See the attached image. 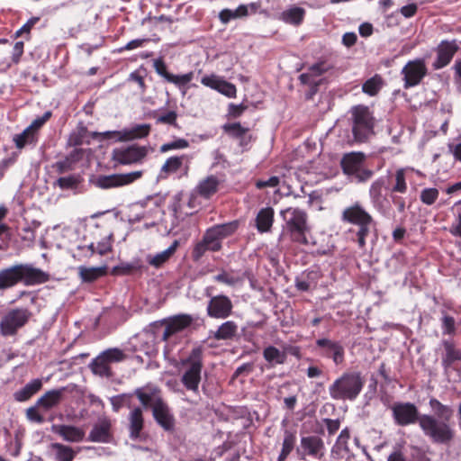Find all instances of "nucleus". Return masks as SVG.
I'll list each match as a JSON object with an SVG mask.
<instances>
[{
    "label": "nucleus",
    "mask_w": 461,
    "mask_h": 461,
    "mask_svg": "<svg viewBox=\"0 0 461 461\" xmlns=\"http://www.w3.org/2000/svg\"><path fill=\"white\" fill-rule=\"evenodd\" d=\"M433 415L424 414L420 417V427L424 434L435 443L447 444L455 436V431L449 425L454 411L451 406L441 403L431 398L429 402Z\"/></svg>",
    "instance_id": "nucleus-1"
},
{
    "label": "nucleus",
    "mask_w": 461,
    "mask_h": 461,
    "mask_svg": "<svg viewBox=\"0 0 461 461\" xmlns=\"http://www.w3.org/2000/svg\"><path fill=\"white\" fill-rule=\"evenodd\" d=\"M48 275L29 264H17L0 269V291L15 286L19 283L33 285L44 283Z\"/></svg>",
    "instance_id": "nucleus-2"
},
{
    "label": "nucleus",
    "mask_w": 461,
    "mask_h": 461,
    "mask_svg": "<svg viewBox=\"0 0 461 461\" xmlns=\"http://www.w3.org/2000/svg\"><path fill=\"white\" fill-rule=\"evenodd\" d=\"M365 383L360 372H344L330 384L328 392L334 401L354 402L361 393Z\"/></svg>",
    "instance_id": "nucleus-3"
},
{
    "label": "nucleus",
    "mask_w": 461,
    "mask_h": 461,
    "mask_svg": "<svg viewBox=\"0 0 461 461\" xmlns=\"http://www.w3.org/2000/svg\"><path fill=\"white\" fill-rule=\"evenodd\" d=\"M285 221L279 240L289 236L294 242L307 243L305 233L308 230L307 214L299 208L289 207L280 212Z\"/></svg>",
    "instance_id": "nucleus-4"
},
{
    "label": "nucleus",
    "mask_w": 461,
    "mask_h": 461,
    "mask_svg": "<svg viewBox=\"0 0 461 461\" xmlns=\"http://www.w3.org/2000/svg\"><path fill=\"white\" fill-rule=\"evenodd\" d=\"M181 382L187 391L198 393L202 379L203 351L201 348L192 349L189 356L180 362Z\"/></svg>",
    "instance_id": "nucleus-5"
},
{
    "label": "nucleus",
    "mask_w": 461,
    "mask_h": 461,
    "mask_svg": "<svg viewBox=\"0 0 461 461\" xmlns=\"http://www.w3.org/2000/svg\"><path fill=\"white\" fill-rule=\"evenodd\" d=\"M341 220L344 222L357 226L356 241L360 248H364L366 246V239L369 235L370 227L373 222L371 214L366 211L360 203L356 202L343 210Z\"/></svg>",
    "instance_id": "nucleus-6"
},
{
    "label": "nucleus",
    "mask_w": 461,
    "mask_h": 461,
    "mask_svg": "<svg viewBox=\"0 0 461 461\" xmlns=\"http://www.w3.org/2000/svg\"><path fill=\"white\" fill-rule=\"evenodd\" d=\"M354 140L366 141L374 134V118L366 106L357 105L351 109Z\"/></svg>",
    "instance_id": "nucleus-7"
},
{
    "label": "nucleus",
    "mask_w": 461,
    "mask_h": 461,
    "mask_svg": "<svg viewBox=\"0 0 461 461\" xmlns=\"http://www.w3.org/2000/svg\"><path fill=\"white\" fill-rule=\"evenodd\" d=\"M366 155L362 152L345 154L341 159V167L348 176L354 177L357 182H366L370 179L374 172L364 167Z\"/></svg>",
    "instance_id": "nucleus-8"
},
{
    "label": "nucleus",
    "mask_w": 461,
    "mask_h": 461,
    "mask_svg": "<svg viewBox=\"0 0 461 461\" xmlns=\"http://www.w3.org/2000/svg\"><path fill=\"white\" fill-rule=\"evenodd\" d=\"M193 321V318L188 314H179L172 317L167 321H163L160 323H154L153 327L162 328L164 325V330L162 332L160 339L165 341L167 344L164 348V355L167 357L170 354L171 348L169 347V340L178 332H181L186 329Z\"/></svg>",
    "instance_id": "nucleus-9"
},
{
    "label": "nucleus",
    "mask_w": 461,
    "mask_h": 461,
    "mask_svg": "<svg viewBox=\"0 0 461 461\" xmlns=\"http://www.w3.org/2000/svg\"><path fill=\"white\" fill-rule=\"evenodd\" d=\"M31 312L26 308H15L8 311L0 321V333L4 337L14 336L31 318Z\"/></svg>",
    "instance_id": "nucleus-10"
},
{
    "label": "nucleus",
    "mask_w": 461,
    "mask_h": 461,
    "mask_svg": "<svg viewBox=\"0 0 461 461\" xmlns=\"http://www.w3.org/2000/svg\"><path fill=\"white\" fill-rule=\"evenodd\" d=\"M386 190H388V178L380 176L371 184L368 192L373 207L384 216L390 212V201L384 194Z\"/></svg>",
    "instance_id": "nucleus-11"
},
{
    "label": "nucleus",
    "mask_w": 461,
    "mask_h": 461,
    "mask_svg": "<svg viewBox=\"0 0 461 461\" xmlns=\"http://www.w3.org/2000/svg\"><path fill=\"white\" fill-rule=\"evenodd\" d=\"M151 152L153 149L149 146L133 144L113 149V159L122 165H131L141 162Z\"/></svg>",
    "instance_id": "nucleus-12"
},
{
    "label": "nucleus",
    "mask_w": 461,
    "mask_h": 461,
    "mask_svg": "<svg viewBox=\"0 0 461 461\" xmlns=\"http://www.w3.org/2000/svg\"><path fill=\"white\" fill-rule=\"evenodd\" d=\"M324 441L319 436L312 435L302 437L297 453L303 458L311 456L314 459H321L325 455Z\"/></svg>",
    "instance_id": "nucleus-13"
},
{
    "label": "nucleus",
    "mask_w": 461,
    "mask_h": 461,
    "mask_svg": "<svg viewBox=\"0 0 461 461\" xmlns=\"http://www.w3.org/2000/svg\"><path fill=\"white\" fill-rule=\"evenodd\" d=\"M141 170L132 171L126 174H113L109 176H99L95 185L103 189L119 187L133 183L142 176Z\"/></svg>",
    "instance_id": "nucleus-14"
},
{
    "label": "nucleus",
    "mask_w": 461,
    "mask_h": 461,
    "mask_svg": "<svg viewBox=\"0 0 461 461\" xmlns=\"http://www.w3.org/2000/svg\"><path fill=\"white\" fill-rule=\"evenodd\" d=\"M393 417L399 426H407L417 421L420 422L417 407L411 402H396L392 406Z\"/></svg>",
    "instance_id": "nucleus-15"
},
{
    "label": "nucleus",
    "mask_w": 461,
    "mask_h": 461,
    "mask_svg": "<svg viewBox=\"0 0 461 461\" xmlns=\"http://www.w3.org/2000/svg\"><path fill=\"white\" fill-rule=\"evenodd\" d=\"M404 88L413 87L420 83L427 74V68L423 59L409 61L402 69Z\"/></svg>",
    "instance_id": "nucleus-16"
},
{
    "label": "nucleus",
    "mask_w": 461,
    "mask_h": 461,
    "mask_svg": "<svg viewBox=\"0 0 461 461\" xmlns=\"http://www.w3.org/2000/svg\"><path fill=\"white\" fill-rule=\"evenodd\" d=\"M237 229L236 222H229L215 225L206 230L204 234L205 241L209 243L211 251H218L221 248V240L232 234Z\"/></svg>",
    "instance_id": "nucleus-17"
},
{
    "label": "nucleus",
    "mask_w": 461,
    "mask_h": 461,
    "mask_svg": "<svg viewBox=\"0 0 461 461\" xmlns=\"http://www.w3.org/2000/svg\"><path fill=\"white\" fill-rule=\"evenodd\" d=\"M150 125L148 123L136 124L122 131H108L102 133L105 139H114L119 141H128L142 139L149 134Z\"/></svg>",
    "instance_id": "nucleus-18"
},
{
    "label": "nucleus",
    "mask_w": 461,
    "mask_h": 461,
    "mask_svg": "<svg viewBox=\"0 0 461 461\" xmlns=\"http://www.w3.org/2000/svg\"><path fill=\"white\" fill-rule=\"evenodd\" d=\"M232 303L230 299L223 294L212 296L207 305V315L214 319H226L232 312Z\"/></svg>",
    "instance_id": "nucleus-19"
},
{
    "label": "nucleus",
    "mask_w": 461,
    "mask_h": 461,
    "mask_svg": "<svg viewBox=\"0 0 461 461\" xmlns=\"http://www.w3.org/2000/svg\"><path fill=\"white\" fill-rule=\"evenodd\" d=\"M201 83L230 98L236 96V86L215 74L203 77Z\"/></svg>",
    "instance_id": "nucleus-20"
},
{
    "label": "nucleus",
    "mask_w": 461,
    "mask_h": 461,
    "mask_svg": "<svg viewBox=\"0 0 461 461\" xmlns=\"http://www.w3.org/2000/svg\"><path fill=\"white\" fill-rule=\"evenodd\" d=\"M51 430L63 440L69 443L82 442L86 437L85 430L74 425L55 424L51 427Z\"/></svg>",
    "instance_id": "nucleus-21"
},
{
    "label": "nucleus",
    "mask_w": 461,
    "mask_h": 461,
    "mask_svg": "<svg viewBox=\"0 0 461 461\" xmlns=\"http://www.w3.org/2000/svg\"><path fill=\"white\" fill-rule=\"evenodd\" d=\"M316 345L323 349L325 357L332 358L335 365L343 363L345 350L339 342L329 339H319L316 340Z\"/></svg>",
    "instance_id": "nucleus-22"
},
{
    "label": "nucleus",
    "mask_w": 461,
    "mask_h": 461,
    "mask_svg": "<svg viewBox=\"0 0 461 461\" xmlns=\"http://www.w3.org/2000/svg\"><path fill=\"white\" fill-rule=\"evenodd\" d=\"M457 50V45L455 41H443L437 48V59L433 63L435 69L446 67L452 59Z\"/></svg>",
    "instance_id": "nucleus-23"
},
{
    "label": "nucleus",
    "mask_w": 461,
    "mask_h": 461,
    "mask_svg": "<svg viewBox=\"0 0 461 461\" xmlns=\"http://www.w3.org/2000/svg\"><path fill=\"white\" fill-rule=\"evenodd\" d=\"M153 416L157 422L166 430H171L174 428V418L170 413L166 403L160 399L157 400L153 404Z\"/></svg>",
    "instance_id": "nucleus-24"
},
{
    "label": "nucleus",
    "mask_w": 461,
    "mask_h": 461,
    "mask_svg": "<svg viewBox=\"0 0 461 461\" xmlns=\"http://www.w3.org/2000/svg\"><path fill=\"white\" fill-rule=\"evenodd\" d=\"M111 421L104 418L94 425L87 440L91 442L107 443L111 439Z\"/></svg>",
    "instance_id": "nucleus-25"
},
{
    "label": "nucleus",
    "mask_w": 461,
    "mask_h": 461,
    "mask_svg": "<svg viewBox=\"0 0 461 461\" xmlns=\"http://www.w3.org/2000/svg\"><path fill=\"white\" fill-rule=\"evenodd\" d=\"M65 388L53 389L46 392L37 400L39 409L49 411L59 404L62 400Z\"/></svg>",
    "instance_id": "nucleus-26"
},
{
    "label": "nucleus",
    "mask_w": 461,
    "mask_h": 461,
    "mask_svg": "<svg viewBox=\"0 0 461 461\" xmlns=\"http://www.w3.org/2000/svg\"><path fill=\"white\" fill-rule=\"evenodd\" d=\"M412 167H401L395 171L394 182L391 187H388L389 194H405L408 190L406 177L409 172H412Z\"/></svg>",
    "instance_id": "nucleus-27"
},
{
    "label": "nucleus",
    "mask_w": 461,
    "mask_h": 461,
    "mask_svg": "<svg viewBox=\"0 0 461 461\" xmlns=\"http://www.w3.org/2000/svg\"><path fill=\"white\" fill-rule=\"evenodd\" d=\"M274 222V210L271 207L262 208L256 217V227L258 232L270 231Z\"/></svg>",
    "instance_id": "nucleus-28"
},
{
    "label": "nucleus",
    "mask_w": 461,
    "mask_h": 461,
    "mask_svg": "<svg viewBox=\"0 0 461 461\" xmlns=\"http://www.w3.org/2000/svg\"><path fill=\"white\" fill-rule=\"evenodd\" d=\"M218 186V178L214 176H209L199 182L194 189V194H197L203 198H210L217 192Z\"/></svg>",
    "instance_id": "nucleus-29"
},
{
    "label": "nucleus",
    "mask_w": 461,
    "mask_h": 461,
    "mask_svg": "<svg viewBox=\"0 0 461 461\" xmlns=\"http://www.w3.org/2000/svg\"><path fill=\"white\" fill-rule=\"evenodd\" d=\"M178 245V241L175 240L167 249L156 255H148L147 262L156 268L162 267L174 255Z\"/></svg>",
    "instance_id": "nucleus-30"
},
{
    "label": "nucleus",
    "mask_w": 461,
    "mask_h": 461,
    "mask_svg": "<svg viewBox=\"0 0 461 461\" xmlns=\"http://www.w3.org/2000/svg\"><path fill=\"white\" fill-rule=\"evenodd\" d=\"M41 386L42 382L41 379H33L27 383L23 388L14 392V398L20 402H25L40 391Z\"/></svg>",
    "instance_id": "nucleus-31"
},
{
    "label": "nucleus",
    "mask_w": 461,
    "mask_h": 461,
    "mask_svg": "<svg viewBox=\"0 0 461 461\" xmlns=\"http://www.w3.org/2000/svg\"><path fill=\"white\" fill-rule=\"evenodd\" d=\"M185 156H174L168 158L160 168L158 177L167 178L169 175L180 171L184 165Z\"/></svg>",
    "instance_id": "nucleus-32"
},
{
    "label": "nucleus",
    "mask_w": 461,
    "mask_h": 461,
    "mask_svg": "<svg viewBox=\"0 0 461 461\" xmlns=\"http://www.w3.org/2000/svg\"><path fill=\"white\" fill-rule=\"evenodd\" d=\"M129 430L130 438L136 439L140 438V431L143 428L142 410L140 407L134 408L129 415Z\"/></svg>",
    "instance_id": "nucleus-33"
},
{
    "label": "nucleus",
    "mask_w": 461,
    "mask_h": 461,
    "mask_svg": "<svg viewBox=\"0 0 461 461\" xmlns=\"http://www.w3.org/2000/svg\"><path fill=\"white\" fill-rule=\"evenodd\" d=\"M238 325L233 321H227L221 323L217 330L213 332V339L217 340L233 339L238 333Z\"/></svg>",
    "instance_id": "nucleus-34"
},
{
    "label": "nucleus",
    "mask_w": 461,
    "mask_h": 461,
    "mask_svg": "<svg viewBox=\"0 0 461 461\" xmlns=\"http://www.w3.org/2000/svg\"><path fill=\"white\" fill-rule=\"evenodd\" d=\"M78 272L81 279L84 282H94L101 276H104L107 272V266L101 267H79Z\"/></svg>",
    "instance_id": "nucleus-35"
},
{
    "label": "nucleus",
    "mask_w": 461,
    "mask_h": 461,
    "mask_svg": "<svg viewBox=\"0 0 461 461\" xmlns=\"http://www.w3.org/2000/svg\"><path fill=\"white\" fill-rule=\"evenodd\" d=\"M50 447L54 451L56 461H73L80 450V448L74 450L71 447L61 443H52Z\"/></svg>",
    "instance_id": "nucleus-36"
},
{
    "label": "nucleus",
    "mask_w": 461,
    "mask_h": 461,
    "mask_svg": "<svg viewBox=\"0 0 461 461\" xmlns=\"http://www.w3.org/2000/svg\"><path fill=\"white\" fill-rule=\"evenodd\" d=\"M263 357L272 366L283 365L286 360V352L274 346H267L263 350Z\"/></svg>",
    "instance_id": "nucleus-37"
},
{
    "label": "nucleus",
    "mask_w": 461,
    "mask_h": 461,
    "mask_svg": "<svg viewBox=\"0 0 461 461\" xmlns=\"http://www.w3.org/2000/svg\"><path fill=\"white\" fill-rule=\"evenodd\" d=\"M296 441V434L294 431L285 429L284 433V440L281 452L277 457V461H285L294 447Z\"/></svg>",
    "instance_id": "nucleus-38"
},
{
    "label": "nucleus",
    "mask_w": 461,
    "mask_h": 461,
    "mask_svg": "<svg viewBox=\"0 0 461 461\" xmlns=\"http://www.w3.org/2000/svg\"><path fill=\"white\" fill-rule=\"evenodd\" d=\"M304 14L305 11L303 8L294 6L284 11L281 18L286 23L299 25L303 22Z\"/></svg>",
    "instance_id": "nucleus-39"
},
{
    "label": "nucleus",
    "mask_w": 461,
    "mask_h": 461,
    "mask_svg": "<svg viewBox=\"0 0 461 461\" xmlns=\"http://www.w3.org/2000/svg\"><path fill=\"white\" fill-rule=\"evenodd\" d=\"M194 78V72L190 71L186 74L183 75H174L170 74L167 78V82L174 84L176 86H177L181 91L183 95L186 94V91L188 89L187 85L193 80Z\"/></svg>",
    "instance_id": "nucleus-40"
},
{
    "label": "nucleus",
    "mask_w": 461,
    "mask_h": 461,
    "mask_svg": "<svg viewBox=\"0 0 461 461\" xmlns=\"http://www.w3.org/2000/svg\"><path fill=\"white\" fill-rule=\"evenodd\" d=\"M90 368L95 375L101 377H110L112 375L109 364L100 355L92 360Z\"/></svg>",
    "instance_id": "nucleus-41"
},
{
    "label": "nucleus",
    "mask_w": 461,
    "mask_h": 461,
    "mask_svg": "<svg viewBox=\"0 0 461 461\" xmlns=\"http://www.w3.org/2000/svg\"><path fill=\"white\" fill-rule=\"evenodd\" d=\"M445 356L442 359V365L447 369L452 366L455 361H461V350L447 342L445 343Z\"/></svg>",
    "instance_id": "nucleus-42"
},
{
    "label": "nucleus",
    "mask_w": 461,
    "mask_h": 461,
    "mask_svg": "<svg viewBox=\"0 0 461 461\" xmlns=\"http://www.w3.org/2000/svg\"><path fill=\"white\" fill-rule=\"evenodd\" d=\"M112 234L106 235L104 238H103L100 241L97 243L92 242L88 249L91 250L92 254L97 253L101 256L105 255L107 252H109L112 249Z\"/></svg>",
    "instance_id": "nucleus-43"
},
{
    "label": "nucleus",
    "mask_w": 461,
    "mask_h": 461,
    "mask_svg": "<svg viewBox=\"0 0 461 461\" xmlns=\"http://www.w3.org/2000/svg\"><path fill=\"white\" fill-rule=\"evenodd\" d=\"M156 393V388H138L135 391V394L145 407L149 406L153 402H155L158 400L155 399Z\"/></svg>",
    "instance_id": "nucleus-44"
},
{
    "label": "nucleus",
    "mask_w": 461,
    "mask_h": 461,
    "mask_svg": "<svg viewBox=\"0 0 461 461\" xmlns=\"http://www.w3.org/2000/svg\"><path fill=\"white\" fill-rule=\"evenodd\" d=\"M14 141L17 149H23L28 144L35 143L36 136L31 131V128H26L22 133L14 137Z\"/></svg>",
    "instance_id": "nucleus-45"
},
{
    "label": "nucleus",
    "mask_w": 461,
    "mask_h": 461,
    "mask_svg": "<svg viewBox=\"0 0 461 461\" xmlns=\"http://www.w3.org/2000/svg\"><path fill=\"white\" fill-rule=\"evenodd\" d=\"M327 70V68L323 63H317L310 67L307 73H303L300 76V80L303 84L314 83L312 77L320 76Z\"/></svg>",
    "instance_id": "nucleus-46"
},
{
    "label": "nucleus",
    "mask_w": 461,
    "mask_h": 461,
    "mask_svg": "<svg viewBox=\"0 0 461 461\" xmlns=\"http://www.w3.org/2000/svg\"><path fill=\"white\" fill-rule=\"evenodd\" d=\"M106 363L121 362L125 358V354L122 350L117 348H108L99 354Z\"/></svg>",
    "instance_id": "nucleus-47"
},
{
    "label": "nucleus",
    "mask_w": 461,
    "mask_h": 461,
    "mask_svg": "<svg viewBox=\"0 0 461 461\" xmlns=\"http://www.w3.org/2000/svg\"><path fill=\"white\" fill-rule=\"evenodd\" d=\"M223 130L231 137L242 139L241 144H243V139L249 131L248 128L241 126L239 122L225 124Z\"/></svg>",
    "instance_id": "nucleus-48"
},
{
    "label": "nucleus",
    "mask_w": 461,
    "mask_h": 461,
    "mask_svg": "<svg viewBox=\"0 0 461 461\" xmlns=\"http://www.w3.org/2000/svg\"><path fill=\"white\" fill-rule=\"evenodd\" d=\"M382 86V80L379 77L375 76L366 80L363 86V92L373 96L375 95Z\"/></svg>",
    "instance_id": "nucleus-49"
},
{
    "label": "nucleus",
    "mask_w": 461,
    "mask_h": 461,
    "mask_svg": "<svg viewBox=\"0 0 461 461\" xmlns=\"http://www.w3.org/2000/svg\"><path fill=\"white\" fill-rule=\"evenodd\" d=\"M188 147H189L188 140L180 138V139L174 140H172L170 142L164 143L160 147L159 150H160V152L165 153V152H167L169 150L184 149H186Z\"/></svg>",
    "instance_id": "nucleus-50"
},
{
    "label": "nucleus",
    "mask_w": 461,
    "mask_h": 461,
    "mask_svg": "<svg viewBox=\"0 0 461 461\" xmlns=\"http://www.w3.org/2000/svg\"><path fill=\"white\" fill-rule=\"evenodd\" d=\"M437 188H425L420 192V201L426 205L433 204L438 197Z\"/></svg>",
    "instance_id": "nucleus-51"
},
{
    "label": "nucleus",
    "mask_w": 461,
    "mask_h": 461,
    "mask_svg": "<svg viewBox=\"0 0 461 461\" xmlns=\"http://www.w3.org/2000/svg\"><path fill=\"white\" fill-rule=\"evenodd\" d=\"M79 183V178L77 176L70 175L68 176L59 177L57 180V185L61 189H71L76 187Z\"/></svg>",
    "instance_id": "nucleus-52"
},
{
    "label": "nucleus",
    "mask_w": 461,
    "mask_h": 461,
    "mask_svg": "<svg viewBox=\"0 0 461 461\" xmlns=\"http://www.w3.org/2000/svg\"><path fill=\"white\" fill-rule=\"evenodd\" d=\"M207 250H211V247L209 246V243L205 241V238L203 237V240L198 242L193 249L192 257L194 260H200V258L205 254Z\"/></svg>",
    "instance_id": "nucleus-53"
},
{
    "label": "nucleus",
    "mask_w": 461,
    "mask_h": 461,
    "mask_svg": "<svg viewBox=\"0 0 461 461\" xmlns=\"http://www.w3.org/2000/svg\"><path fill=\"white\" fill-rule=\"evenodd\" d=\"M213 279L216 282L225 284L229 286H234L240 281L239 277L233 276L225 271H221L220 274L214 276Z\"/></svg>",
    "instance_id": "nucleus-54"
},
{
    "label": "nucleus",
    "mask_w": 461,
    "mask_h": 461,
    "mask_svg": "<svg viewBox=\"0 0 461 461\" xmlns=\"http://www.w3.org/2000/svg\"><path fill=\"white\" fill-rule=\"evenodd\" d=\"M75 165L70 161L68 157H65L63 159L57 161L53 167L59 174H63L68 171L73 170Z\"/></svg>",
    "instance_id": "nucleus-55"
},
{
    "label": "nucleus",
    "mask_w": 461,
    "mask_h": 461,
    "mask_svg": "<svg viewBox=\"0 0 461 461\" xmlns=\"http://www.w3.org/2000/svg\"><path fill=\"white\" fill-rule=\"evenodd\" d=\"M38 408L39 406H37V402L34 406L28 408L26 410V417L30 421L41 424L44 422V417L39 413Z\"/></svg>",
    "instance_id": "nucleus-56"
},
{
    "label": "nucleus",
    "mask_w": 461,
    "mask_h": 461,
    "mask_svg": "<svg viewBox=\"0 0 461 461\" xmlns=\"http://www.w3.org/2000/svg\"><path fill=\"white\" fill-rule=\"evenodd\" d=\"M40 21V17L34 16L30 18L14 34L15 38L22 36L23 34L29 35L33 26Z\"/></svg>",
    "instance_id": "nucleus-57"
},
{
    "label": "nucleus",
    "mask_w": 461,
    "mask_h": 461,
    "mask_svg": "<svg viewBox=\"0 0 461 461\" xmlns=\"http://www.w3.org/2000/svg\"><path fill=\"white\" fill-rule=\"evenodd\" d=\"M177 114L174 111L167 112L164 114L158 116L157 122L176 125V124Z\"/></svg>",
    "instance_id": "nucleus-58"
},
{
    "label": "nucleus",
    "mask_w": 461,
    "mask_h": 461,
    "mask_svg": "<svg viewBox=\"0 0 461 461\" xmlns=\"http://www.w3.org/2000/svg\"><path fill=\"white\" fill-rule=\"evenodd\" d=\"M153 67L156 72L166 80H167L168 76L171 74L167 71V66L162 59H157L153 61Z\"/></svg>",
    "instance_id": "nucleus-59"
},
{
    "label": "nucleus",
    "mask_w": 461,
    "mask_h": 461,
    "mask_svg": "<svg viewBox=\"0 0 461 461\" xmlns=\"http://www.w3.org/2000/svg\"><path fill=\"white\" fill-rule=\"evenodd\" d=\"M170 209L173 212L176 219H177V220L184 219V214L181 210L180 194H176L174 196L173 202L170 205Z\"/></svg>",
    "instance_id": "nucleus-60"
},
{
    "label": "nucleus",
    "mask_w": 461,
    "mask_h": 461,
    "mask_svg": "<svg viewBox=\"0 0 461 461\" xmlns=\"http://www.w3.org/2000/svg\"><path fill=\"white\" fill-rule=\"evenodd\" d=\"M442 329L445 334H452L455 331V320L451 316L445 315L442 319Z\"/></svg>",
    "instance_id": "nucleus-61"
},
{
    "label": "nucleus",
    "mask_w": 461,
    "mask_h": 461,
    "mask_svg": "<svg viewBox=\"0 0 461 461\" xmlns=\"http://www.w3.org/2000/svg\"><path fill=\"white\" fill-rule=\"evenodd\" d=\"M449 231L452 235L461 238V211L451 224Z\"/></svg>",
    "instance_id": "nucleus-62"
},
{
    "label": "nucleus",
    "mask_w": 461,
    "mask_h": 461,
    "mask_svg": "<svg viewBox=\"0 0 461 461\" xmlns=\"http://www.w3.org/2000/svg\"><path fill=\"white\" fill-rule=\"evenodd\" d=\"M23 47L24 44L23 41L15 42L12 52V59L14 63H18L20 61V59L23 53Z\"/></svg>",
    "instance_id": "nucleus-63"
},
{
    "label": "nucleus",
    "mask_w": 461,
    "mask_h": 461,
    "mask_svg": "<svg viewBox=\"0 0 461 461\" xmlns=\"http://www.w3.org/2000/svg\"><path fill=\"white\" fill-rule=\"evenodd\" d=\"M126 399H127V397L125 394H121V395H116V396L112 397L110 399V402L113 406V410L114 411H118L124 405Z\"/></svg>",
    "instance_id": "nucleus-64"
}]
</instances>
